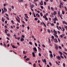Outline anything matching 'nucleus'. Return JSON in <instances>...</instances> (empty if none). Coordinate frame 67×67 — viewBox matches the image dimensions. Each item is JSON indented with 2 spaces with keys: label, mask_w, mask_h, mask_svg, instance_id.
<instances>
[{
  "label": "nucleus",
  "mask_w": 67,
  "mask_h": 67,
  "mask_svg": "<svg viewBox=\"0 0 67 67\" xmlns=\"http://www.w3.org/2000/svg\"><path fill=\"white\" fill-rule=\"evenodd\" d=\"M55 46H55V47L56 49L57 50H58V46H57V45L56 44H55Z\"/></svg>",
  "instance_id": "f257e3e1"
},
{
  "label": "nucleus",
  "mask_w": 67,
  "mask_h": 67,
  "mask_svg": "<svg viewBox=\"0 0 67 67\" xmlns=\"http://www.w3.org/2000/svg\"><path fill=\"white\" fill-rule=\"evenodd\" d=\"M42 60L43 63H46V60L45 59H44V60L42 59Z\"/></svg>",
  "instance_id": "f03ea898"
},
{
  "label": "nucleus",
  "mask_w": 67,
  "mask_h": 67,
  "mask_svg": "<svg viewBox=\"0 0 67 67\" xmlns=\"http://www.w3.org/2000/svg\"><path fill=\"white\" fill-rule=\"evenodd\" d=\"M56 58L59 60H60V57H59V56H58L57 57H56Z\"/></svg>",
  "instance_id": "7ed1b4c3"
},
{
  "label": "nucleus",
  "mask_w": 67,
  "mask_h": 67,
  "mask_svg": "<svg viewBox=\"0 0 67 67\" xmlns=\"http://www.w3.org/2000/svg\"><path fill=\"white\" fill-rule=\"evenodd\" d=\"M11 45L12 47H13V48H16V47L15 46H14V45H12V44H11Z\"/></svg>",
  "instance_id": "20e7f679"
},
{
  "label": "nucleus",
  "mask_w": 67,
  "mask_h": 67,
  "mask_svg": "<svg viewBox=\"0 0 67 67\" xmlns=\"http://www.w3.org/2000/svg\"><path fill=\"white\" fill-rule=\"evenodd\" d=\"M53 35H54L56 37H57V38H58V36L57 35H55V34H53Z\"/></svg>",
  "instance_id": "39448f33"
},
{
  "label": "nucleus",
  "mask_w": 67,
  "mask_h": 67,
  "mask_svg": "<svg viewBox=\"0 0 67 67\" xmlns=\"http://www.w3.org/2000/svg\"><path fill=\"white\" fill-rule=\"evenodd\" d=\"M34 4H32L31 5L30 7L31 8H34Z\"/></svg>",
  "instance_id": "423d86ee"
},
{
  "label": "nucleus",
  "mask_w": 67,
  "mask_h": 67,
  "mask_svg": "<svg viewBox=\"0 0 67 67\" xmlns=\"http://www.w3.org/2000/svg\"><path fill=\"white\" fill-rule=\"evenodd\" d=\"M33 49H34V51H35V52H37V49L36 47L34 48Z\"/></svg>",
  "instance_id": "0eeeda50"
},
{
  "label": "nucleus",
  "mask_w": 67,
  "mask_h": 67,
  "mask_svg": "<svg viewBox=\"0 0 67 67\" xmlns=\"http://www.w3.org/2000/svg\"><path fill=\"white\" fill-rule=\"evenodd\" d=\"M32 54L34 57H35V53H34L33 52L32 53Z\"/></svg>",
  "instance_id": "6e6552de"
},
{
  "label": "nucleus",
  "mask_w": 67,
  "mask_h": 67,
  "mask_svg": "<svg viewBox=\"0 0 67 67\" xmlns=\"http://www.w3.org/2000/svg\"><path fill=\"white\" fill-rule=\"evenodd\" d=\"M50 57L51 58H53V54H51L50 55Z\"/></svg>",
  "instance_id": "1a4fd4ad"
},
{
  "label": "nucleus",
  "mask_w": 67,
  "mask_h": 67,
  "mask_svg": "<svg viewBox=\"0 0 67 67\" xmlns=\"http://www.w3.org/2000/svg\"><path fill=\"white\" fill-rule=\"evenodd\" d=\"M4 11L5 12V11L6 12H7V9H6L5 8H4Z\"/></svg>",
  "instance_id": "9d476101"
},
{
  "label": "nucleus",
  "mask_w": 67,
  "mask_h": 67,
  "mask_svg": "<svg viewBox=\"0 0 67 67\" xmlns=\"http://www.w3.org/2000/svg\"><path fill=\"white\" fill-rule=\"evenodd\" d=\"M47 31L49 33H51V30L49 29H48Z\"/></svg>",
  "instance_id": "9b49d317"
},
{
  "label": "nucleus",
  "mask_w": 67,
  "mask_h": 67,
  "mask_svg": "<svg viewBox=\"0 0 67 67\" xmlns=\"http://www.w3.org/2000/svg\"><path fill=\"white\" fill-rule=\"evenodd\" d=\"M54 34H55V35H57V31H55L54 32Z\"/></svg>",
  "instance_id": "f8f14e48"
},
{
  "label": "nucleus",
  "mask_w": 67,
  "mask_h": 67,
  "mask_svg": "<svg viewBox=\"0 0 67 67\" xmlns=\"http://www.w3.org/2000/svg\"><path fill=\"white\" fill-rule=\"evenodd\" d=\"M59 53H60V54L61 55H63V53H62V52L60 51H59Z\"/></svg>",
  "instance_id": "ddd939ff"
},
{
  "label": "nucleus",
  "mask_w": 67,
  "mask_h": 67,
  "mask_svg": "<svg viewBox=\"0 0 67 67\" xmlns=\"http://www.w3.org/2000/svg\"><path fill=\"white\" fill-rule=\"evenodd\" d=\"M24 41V39L23 38H22L20 39V41H21V42L22 41Z\"/></svg>",
  "instance_id": "4468645a"
},
{
  "label": "nucleus",
  "mask_w": 67,
  "mask_h": 67,
  "mask_svg": "<svg viewBox=\"0 0 67 67\" xmlns=\"http://www.w3.org/2000/svg\"><path fill=\"white\" fill-rule=\"evenodd\" d=\"M26 60H27V61H29V60H30V59L27 58L26 59Z\"/></svg>",
  "instance_id": "2eb2a0df"
},
{
  "label": "nucleus",
  "mask_w": 67,
  "mask_h": 67,
  "mask_svg": "<svg viewBox=\"0 0 67 67\" xmlns=\"http://www.w3.org/2000/svg\"><path fill=\"white\" fill-rule=\"evenodd\" d=\"M19 1L20 2H23V0H19Z\"/></svg>",
  "instance_id": "dca6fc26"
},
{
  "label": "nucleus",
  "mask_w": 67,
  "mask_h": 67,
  "mask_svg": "<svg viewBox=\"0 0 67 67\" xmlns=\"http://www.w3.org/2000/svg\"><path fill=\"white\" fill-rule=\"evenodd\" d=\"M16 20H17V21H18V22L19 23V22H20V20H19V19H17V18H16Z\"/></svg>",
  "instance_id": "f3484780"
},
{
  "label": "nucleus",
  "mask_w": 67,
  "mask_h": 67,
  "mask_svg": "<svg viewBox=\"0 0 67 67\" xmlns=\"http://www.w3.org/2000/svg\"><path fill=\"white\" fill-rule=\"evenodd\" d=\"M11 22L12 23V24H14V21L13 20H11Z\"/></svg>",
  "instance_id": "a211bd4d"
},
{
  "label": "nucleus",
  "mask_w": 67,
  "mask_h": 67,
  "mask_svg": "<svg viewBox=\"0 0 67 67\" xmlns=\"http://www.w3.org/2000/svg\"><path fill=\"white\" fill-rule=\"evenodd\" d=\"M48 9H49V10H51V8H50V6H48Z\"/></svg>",
  "instance_id": "6ab92c4d"
},
{
  "label": "nucleus",
  "mask_w": 67,
  "mask_h": 67,
  "mask_svg": "<svg viewBox=\"0 0 67 67\" xmlns=\"http://www.w3.org/2000/svg\"><path fill=\"white\" fill-rule=\"evenodd\" d=\"M29 43L30 45H32V43L31 42H29Z\"/></svg>",
  "instance_id": "aec40b11"
},
{
  "label": "nucleus",
  "mask_w": 67,
  "mask_h": 67,
  "mask_svg": "<svg viewBox=\"0 0 67 67\" xmlns=\"http://www.w3.org/2000/svg\"><path fill=\"white\" fill-rule=\"evenodd\" d=\"M62 29L63 30V32L65 31V29H64V27H62Z\"/></svg>",
  "instance_id": "412c9836"
},
{
  "label": "nucleus",
  "mask_w": 67,
  "mask_h": 67,
  "mask_svg": "<svg viewBox=\"0 0 67 67\" xmlns=\"http://www.w3.org/2000/svg\"><path fill=\"white\" fill-rule=\"evenodd\" d=\"M59 8H61V9H62V5L61 4H60L59 5Z\"/></svg>",
  "instance_id": "4be33fe9"
},
{
  "label": "nucleus",
  "mask_w": 67,
  "mask_h": 67,
  "mask_svg": "<svg viewBox=\"0 0 67 67\" xmlns=\"http://www.w3.org/2000/svg\"><path fill=\"white\" fill-rule=\"evenodd\" d=\"M60 56L62 58H63V59L64 58V57L62 55H60Z\"/></svg>",
  "instance_id": "5701e85b"
},
{
  "label": "nucleus",
  "mask_w": 67,
  "mask_h": 67,
  "mask_svg": "<svg viewBox=\"0 0 67 67\" xmlns=\"http://www.w3.org/2000/svg\"><path fill=\"white\" fill-rule=\"evenodd\" d=\"M34 67H36V65H35V63L33 65Z\"/></svg>",
  "instance_id": "b1692460"
},
{
  "label": "nucleus",
  "mask_w": 67,
  "mask_h": 67,
  "mask_svg": "<svg viewBox=\"0 0 67 67\" xmlns=\"http://www.w3.org/2000/svg\"><path fill=\"white\" fill-rule=\"evenodd\" d=\"M37 20H38V19H37V18H35V20H36V21H37Z\"/></svg>",
  "instance_id": "393cba45"
},
{
  "label": "nucleus",
  "mask_w": 67,
  "mask_h": 67,
  "mask_svg": "<svg viewBox=\"0 0 67 67\" xmlns=\"http://www.w3.org/2000/svg\"><path fill=\"white\" fill-rule=\"evenodd\" d=\"M58 41H59V42H60V40L59 38H58Z\"/></svg>",
  "instance_id": "a878e982"
},
{
  "label": "nucleus",
  "mask_w": 67,
  "mask_h": 67,
  "mask_svg": "<svg viewBox=\"0 0 67 67\" xmlns=\"http://www.w3.org/2000/svg\"><path fill=\"white\" fill-rule=\"evenodd\" d=\"M49 64L51 66H52V63L50 62H49Z\"/></svg>",
  "instance_id": "bb28decb"
},
{
  "label": "nucleus",
  "mask_w": 67,
  "mask_h": 67,
  "mask_svg": "<svg viewBox=\"0 0 67 67\" xmlns=\"http://www.w3.org/2000/svg\"><path fill=\"white\" fill-rule=\"evenodd\" d=\"M40 15L41 16H42L43 15V14H42V13H40Z\"/></svg>",
  "instance_id": "cd10ccee"
},
{
  "label": "nucleus",
  "mask_w": 67,
  "mask_h": 67,
  "mask_svg": "<svg viewBox=\"0 0 67 67\" xmlns=\"http://www.w3.org/2000/svg\"><path fill=\"white\" fill-rule=\"evenodd\" d=\"M44 5H46V2H44Z\"/></svg>",
  "instance_id": "c85d7f7f"
},
{
  "label": "nucleus",
  "mask_w": 67,
  "mask_h": 67,
  "mask_svg": "<svg viewBox=\"0 0 67 67\" xmlns=\"http://www.w3.org/2000/svg\"><path fill=\"white\" fill-rule=\"evenodd\" d=\"M62 13L63 14H65V12H64L63 10L62 11Z\"/></svg>",
  "instance_id": "c756f323"
},
{
  "label": "nucleus",
  "mask_w": 67,
  "mask_h": 67,
  "mask_svg": "<svg viewBox=\"0 0 67 67\" xmlns=\"http://www.w3.org/2000/svg\"><path fill=\"white\" fill-rule=\"evenodd\" d=\"M42 46L43 47H44V48H45V46H44V44H43Z\"/></svg>",
  "instance_id": "7c9ffc66"
},
{
  "label": "nucleus",
  "mask_w": 67,
  "mask_h": 67,
  "mask_svg": "<svg viewBox=\"0 0 67 67\" xmlns=\"http://www.w3.org/2000/svg\"><path fill=\"white\" fill-rule=\"evenodd\" d=\"M64 8H65L66 11V10H67V8H66V7L65 6L64 7Z\"/></svg>",
  "instance_id": "2f4dec72"
},
{
  "label": "nucleus",
  "mask_w": 67,
  "mask_h": 67,
  "mask_svg": "<svg viewBox=\"0 0 67 67\" xmlns=\"http://www.w3.org/2000/svg\"><path fill=\"white\" fill-rule=\"evenodd\" d=\"M6 19L8 20H9L10 19H9V18L8 17H7Z\"/></svg>",
  "instance_id": "473e14b6"
},
{
  "label": "nucleus",
  "mask_w": 67,
  "mask_h": 67,
  "mask_svg": "<svg viewBox=\"0 0 67 67\" xmlns=\"http://www.w3.org/2000/svg\"><path fill=\"white\" fill-rule=\"evenodd\" d=\"M35 44L36 46H37V44L36 43H35Z\"/></svg>",
  "instance_id": "72a5a7b5"
},
{
  "label": "nucleus",
  "mask_w": 67,
  "mask_h": 67,
  "mask_svg": "<svg viewBox=\"0 0 67 67\" xmlns=\"http://www.w3.org/2000/svg\"><path fill=\"white\" fill-rule=\"evenodd\" d=\"M38 55H39V56H41V54L40 53H39L38 54Z\"/></svg>",
  "instance_id": "f704fd0d"
},
{
  "label": "nucleus",
  "mask_w": 67,
  "mask_h": 67,
  "mask_svg": "<svg viewBox=\"0 0 67 67\" xmlns=\"http://www.w3.org/2000/svg\"><path fill=\"white\" fill-rule=\"evenodd\" d=\"M53 21H56V20L54 19H53Z\"/></svg>",
  "instance_id": "c9c22d12"
},
{
  "label": "nucleus",
  "mask_w": 67,
  "mask_h": 67,
  "mask_svg": "<svg viewBox=\"0 0 67 67\" xmlns=\"http://www.w3.org/2000/svg\"><path fill=\"white\" fill-rule=\"evenodd\" d=\"M66 29V30H67V26H65L64 27Z\"/></svg>",
  "instance_id": "e433bc0d"
},
{
  "label": "nucleus",
  "mask_w": 67,
  "mask_h": 67,
  "mask_svg": "<svg viewBox=\"0 0 67 67\" xmlns=\"http://www.w3.org/2000/svg\"><path fill=\"white\" fill-rule=\"evenodd\" d=\"M7 35H8V36H10V34H7Z\"/></svg>",
  "instance_id": "4c0bfd02"
},
{
  "label": "nucleus",
  "mask_w": 67,
  "mask_h": 67,
  "mask_svg": "<svg viewBox=\"0 0 67 67\" xmlns=\"http://www.w3.org/2000/svg\"><path fill=\"white\" fill-rule=\"evenodd\" d=\"M51 25L52 26H54V24H53V23L52 24H51Z\"/></svg>",
  "instance_id": "58836bf2"
},
{
  "label": "nucleus",
  "mask_w": 67,
  "mask_h": 67,
  "mask_svg": "<svg viewBox=\"0 0 67 67\" xmlns=\"http://www.w3.org/2000/svg\"><path fill=\"white\" fill-rule=\"evenodd\" d=\"M25 17H26V18L27 19H29V17H28V16H25Z\"/></svg>",
  "instance_id": "ea45409f"
},
{
  "label": "nucleus",
  "mask_w": 67,
  "mask_h": 67,
  "mask_svg": "<svg viewBox=\"0 0 67 67\" xmlns=\"http://www.w3.org/2000/svg\"><path fill=\"white\" fill-rule=\"evenodd\" d=\"M54 19L56 20V21H58V20L57 19H56V18H54Z\"/></svg>",
  "instance_id": "a19ab883"
},
{
  "label": "nucleus",
  "mask_w": 67,
  "mask_h": 67,
  "mask_svg": "<svg viewBox=\"0 0 67 67\" xmlns=\"http://www.w3.org/2000/svg\"><path fill=\"white\" fill-rule=\"evenodd\" d=\"M63 67H65V63H63Z\"/></svg>",
  "instance_id": "79ce46f5"
},
{
  "label": "nucleus",
  "mask_w": 67,
  "mask_h": 67,
  "mask_svg": "<svg viewBox=\"0 0 67 67\" xmlns=\"http://www.w3.org/2000/svg\"><path fill=\"white\" fill-rule=\"evenodd\" d=\"M56 64H57L58 65V66H59V64H58V63H57V61L56 62Z\"/></svg>",
  "instance_id": "37998d69"
},
{
  "label": "nucleus",
  "mask_w": 67,
  "mask_h": 67,
  "mask_svg": "<svg viewBox=\"0 0 67 67\" xmlns=\"http://www.w3.org/2000/svg\"><path fill=\"white\" fill-rule=\"evenodd\" d=\"M27 29H28V30H30V27L29 26H28L27 27Z\"/></svg>",
  "instance_id": "c03bdc74"
},
{
  "label": "nucleus",
  "mask_w": 67,
  "mask_h": 67,
  "mask_svg": "<svg viewBox=\"0 0 67 67\" xmlns=\"http://www.w3.org/2000/svg\"><path fill=\"white\" fill-rule=\"evenodd\" d=\"M22 37H23V38H24V37H25V36H24L23 35H22Z\"/></svg>",
  "instance_id": "a18cd8bd"
},
{
  "label": "nucleus",
  "mask_w": 67,
  "mask_h": 67,
  "mask_svg": "<svg viewBox=\"0 0 67 67\" xmlns=\"http://www.w3.org/2000/svg\"><path fill=\"white\" fill-rule=\"evenodd\" d=\"M41 9H43V8H44V7H43V6H41Z\"/></svg>",
  "instance_id": "49530a36"
},
{
  "label": "nucleus",
  "mask_w": 67,
  "mask_h": 67,
  "mask_svg": "<svg viewBox=\"0 0 67 67\" xmlns=\"http://www.w3.org/2000/svg\"><path fill=\"white\" fill-rule=\"evenodd\" d=\"M2 20L3 22H4V20L3 19H2Z\"/></svg>",
  "instance_id": "de8ad7c7"
},
{
  "label": "nucleus",
  "mask_w": 67,
  "mask_h": 67,
  "mask_svg": "<svg viewBox=\"0 0 67 67\" xmlns=\"http://www.w3.org/2000/svg\"><path fill=\"white\" fill-rule=\"evenodd\" d=\"M49 52L50 53H51V54H52V52L51 51H49Z\"/></svg>",
  "instance_id": "09e8293b"
},
{
  "label": "nucleus",
  "mask_w": 67,
  "mask_h": 67,
  "mask_svg": "<svg viewBox=\"0 0 67 67\" xmlns=\"http://www.w3.org/2000/svg\"><path fill=\"white\" fill-rule=\"evenodd\" d=\"M58 15H60V12H58Z\"/></svg>",
  "instance_id": "8fccbe9b"
},
{
  "label": "nucleus",
  "mask_w": 67,
  "mask_h": 67,
  "mask_svg": "<svg viewBox=\"0 0 67 67\" xmlns=\"http://www.w3.org/2000/svg\"><path fill=\"white\" fill-rule=\"evenodd\" d=\"M60 37H61V38H62V37H63V35H60Z\"/></svg>",
  "instance_id": "3c124183"
},
{
  "label": "nucleus",
  "mask_w": 67,
  "mask_h": 67,
  "mask_svg": "<svg viewBox=\"0 0 67 67\" xmlns=\"http://www.w3.org/2000/svg\"><path fill=\"white\" fill-rule=\"evenodd\" d=\"M51 38H52V39L53 38H54V36H52L51 37Z\"/></svg>",
  "instance_id": "603ef678"
},
{
  "label": "nucleus",
  "mask_w": 67,
  "mask_h": 67,
  "mask_svg": "<svg viewBox=\"0 0 67 67\" xmlns=\"http://www.w3.org/2000/svg\"><path fill=\"white\" fill-rule=\"evenodd\" d=\"M17 44L18 45H19V46H20V44L19 43V42H17Z\"/></svg>",
  "instance_id": "864d4df0"
},
{
  "label": "nucleus",
  "mask_w": 67,
  "mask_h": 67,
  "mask_svg": "<svg viewBox=\"0 0 67 67\" xmlns=\"http://www.w3.org/2000/svg\"><path fill=\"white\" fill-rule=\"evenodd\" d=\"M27 58V56H26L25 55L24 56V58Z\"/></svg>",
  "instance_id": "5fc2aeb1"
},
{
  "label": "nucleus",
  "mask_w": 67,
  "mask_h": 67,
  "mask_svg": "<svg viewBox=\"0 0 67 67\" xmlns=\"http://www.w3.org/2000/svg\"><path fill=\"white\" fill-rule=\"evenodd\" d=\"M37 12L38 13H40V11L38 10L37 11Z\"/></svg>",
  "instance_id": "6e6d98bb"
},
{
  "label": "nucleus",
  "mask_w": 67,
  "mask_h": 67,
  "mask_svg": "<svg viewBox=\"0 0 67 67\" xmlns=\"http://www.w3.org/2000/svg\"><path fill=\"white\" fill-rule=\"evenodd\" d=\"M59 48L60 49H62V47H61V46H59Z\"/></svg>",
  "instance_id": "4d7b16f0"
},
{
  "label": "nucleus",
  "mask_w": 67,
  "mask_h": 67,
  "mask_svg": "<svg viewBox=\"0 0 67 67\" xmlns=\"http://www.w3.org/2000/svg\"><path fill=\"white\" fill-rule=\"evenodd\" d=\"M5 33H7V31L5 30Z\"/></svg>",
  "instance_id": "13d9d810"
},
{
  "label": "nucleus",
  "mask_w": 67,
  "mask_h": 67,
  "mask_svg": "<svg viewBox=\"0 0 67 67\" xmlns=\"http://www.w3.org/2000/svg\"><path fill=\"white\" fill-rule=\"evenodd\" d=\"M54 13H55V14H57V13H56V12H55V11H54Z\"/></svg>",
  "instance_id": "bf43d9fd"
},
{
  "label": "nucleus",
  "mask_w": 67,
  "mask_h": 67,
  "mask_svg": "<svg viewBox=\"0 0 67 67\" xmlns=\"http://www.w3.org/2000/svg\"><path fill=\"white\" fill-rule=\"evenodd\" d=\"M37 22L38 23H40V20H38Z\"/></svg>",
  "instance_id": "052dcab7"
},
{
  "label": "nucleus",
  "mask_w": 67,
  "mask_h": 67,
  "mask_svg": "<svg viewBox=\"0 0 67 67\" xmlns=\"http://www.w3.org/2000/svg\"><path fill=\"white\" fill-rule=\"evenodd\" d=\"M42 23H43V24L44 25H45V24L43 22H42Z\"/></svg>",
  "instance_id": "680f3d73"
},
{
  "label": "nucleus",
  "mask_w": 67,
  "mask_h": 67,
  "mask_svg": "<svg viewBox=\"0 0 67 67\" xmlns=\"http://www.w3.org/2000/svg\"><path fill=\"white\" fill-rule=\"evenodd\" d=\"M12 9H14V7H13V6H12Z\"/></svg>",
  "instance_id": "e2e57ef3"
},
{
  "label": "nucleus",
  "mask_w": 67,
  "mask_h": 67,
  "mask_svg": "<svg viewBox=\"0 0 67 67\" xmlns=\"http://www.w3.org/2000/svg\"><path fill=\"white\" fill-rule=\"evenodd\" d=\"M5 14L6 15V16H8V15L7 14V13H5Z\"/></svg>",
  "instance_id": "0e129e2a"
},
{
  "label": "nucleus",
  "mask_w": 67,
  "mask_h": 67,
  "mask_svg": "<svg viewBox=\"0 0 67 67\" xmlns=\"http://www.w3.org/2000/svg\"><path fill=\"white\" fill-rule=\"evenodd\" d=\"M34 17H36V16L35 15V14H34Z\"/></svg>",
  "instance_id": "69168bd1"
},
{
  "label": "nucleus",
  "mask_w": 67,
  "mask_h": 67,
  "mask_svg": "<svg viewBox=\"0 0 67 67\" xmlns=\"http://www.w3.org/2000/svg\"><path fill=\"white\" fill-rule=\"evenodd\" d=\"M22 22L23 23H25V22H24V21H23V20L22 21Z\"/></svg>",
  "instance_id": "338daca9"
},
{
  "label": "nucleus",
  "mask_w": 67,
  "mask_h": 67,
  "mask_svg": "<svg viewBox=\"0 0 67 67\" xmlns=\"http://www.w3.org/2000/svg\"><path fill=\"white\" fill-rule=\"evenodd\" d=\"M9 11H11V8H10L9 9Z\"/></svg>",
  "instance_id": "774afa93"
}]
</instances>
